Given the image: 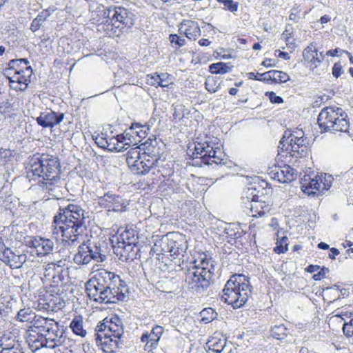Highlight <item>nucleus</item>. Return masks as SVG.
Returning <instances> with one entry per match:
<instances>
[{"instance_id":"bf43d9fd","label":"nucleus","mask_w":353,"mask_h":353,"mask_svg":"<svg viewBox=\"0 0 353 353\" xmlns=\"http://www.w3.org/2000/svg\"><path fill=\"white\" fill-rule=\"evenodd\" d=\"M343 72V67L340 63H335L332 67V74L334 77L339 78Z\"/></svg>"},{"instance_id":"20e7f679","label":"nucleus","mask_w":353,"mask_h":353,"mask_svg":"<svg viewBox=\"0 0 353 353\" xmlns=\"http://www.w3.org/2000/svg\"><path fill=\"white\" fill-rule=\"evenodd\" d=\"M94 339L105 353H116L124 345L122 337L124 334L122 320L117 316L110 321L101 323L95 329Z\"/></svg>"},{"instance_id":"6ab92c4d","label":"nucleus","mask_w":353,"mask_h":353,"mask_svg":"<svg viewBox=\"0 0 353 353\" xmlns=\"http://www.w3.org/2000/svg\"><path fill=\"white\" fill-rule=\"evenodd\" d=\"M299 139L293 140L285 148L290 156L295 158L306 157L308 154V140L307 138L298 137Z\"/></svg>"},{"instance_id":"3c124183","label":"nucleus","mask_w":353,"mask_h":353,"mask_svg":"<svg viewBox=\"0 0 353 353\" xmlns=\"http://www.w3.org/2000/svg\"><path fill=\"white\" fill-rule=\"evenodd\" d=\"M118 139L121 142H125V145H128L129 148L134 142V138L130 132L125 131L123 134H118Z\"/></svg>"},{"instance_id":"7ed1b4c3","label":"nucleus","mask_w":353,"mask_h":353,"mask_svg":"<svg viewBox=\"0 0 353 353\" xmlns=\"http://www.w3.org/2000/svg\"><path fill=\"white\" fill-rule=\"evenodd\" d=\"M27 176L30 179H39V185L50 195L56 196V188L60 183L61 165L57 157L48 154L34 155L29 159Z\"/></svg>"},{"instance_id":"6e6552de","label":"nucleus","mask_w":353,"mask_h":353,"mask_svg":"<svg viewBox=\"0 0 353 353\" xmlns=\"http://www.w3.org/2000/svg\"><path fill=\"white\" fill-rule=\"evenodd\" d=\"M188 245L185 239L178 234H168L157 239L152 250L157 254L168 255L174 259L183 256Z\"/></svg>"},{"instance_id":"49530a36","label":"nucleus","mask_w":353,"mask_h":353,"mask_svg":"<svg viewBox=\"0 0 353 353\" xmlns=\"http://www.w3.org/2000/svg\"><path fill=\"white\" fill-rule=\"evenodd\" d=\"M288 241L287 236H283L277 243L276 246L274 248V252L277 254L284 253L288 250Z\"/></svg>"},{"instance_id":"bb28decb","label":"nucleus","mask_w":353,"mask_h":353,"mask_svg":"<svg viewBox=\"0 0 353 353\" xmlns=\"http://www.w3.org/2000/svg\"><path fill=\"white\" fill-rule=\"evenodd\" d=\"M206 345L210 350L216 353H221L226 345V339L214 336L208 341Z\"/></svg>"},{"instance_id":"79ce46f5","label":"nucleus","mask_w":353,"mask_h":353,"mask_svg":"<svg viewBox=\"0 0 353 353\" xmlns=\"http://www.w3.org/2000/svg\"><path fill=\"white\" fill-rule=\"evenodd\" d=\"M217 1L223 4V9L230 11L235 14L239 9V3L234 0H217Z\"/></svg>"},{"instance_id":"a18cd8bd","label":"nucleus","mask_w":353,"mask_h":353,"mask_svg":"<svg viewBox=\"0 0 353 353\" xmlns=\"http://www.w3.org/2000/svg\"><path fill=\"white\" fill-rule=\"evenodd\" d=\"M10 80V86L11 88L15 90H20V91H24L27 87L28 85L23 81L22 82H19V80L14 79V75L12 77L9 78Z\"/></svg>"},{"instance_id":"423d86ee","label":"nucleus","mask_w":353,"mask_h":353,"mask_svg":"<svg viewBox=\"0 0 353 353\" xmlns=\"http://www.w3.org/2000/svg\"><path fill=\"white\" fill-rule=\"evenodd\" d=\"M250 278L243 274L232 275L223 290L222 300L233 308L243 306L252 294Z\"/></svg>"},{"instance_id":"a878e982","label":"nucleus","mask_w":353,"mask_h":353,"mask_svg":"<svg viewBox=\"0 0 353 353\" xmlns=\"http://www.w3.org/2000/svg\"><path fill=\"white\" fill-rule=\"evenodd\" d=\"M55 322L52 319L37 316L33 321V327L38 330V332L43 335L47 330H49L52 324Z\"/></svg>"},{"instance_id":"2f4dec72","label":"nucleus","mask_w":353,"mask_h":353,"mask_svg":"<svg viewBox=\"0 0 353 353\" xmlns=\"http://www.w3.org/2000/svg\"><path fill=\"white\" fill-rule=\"evenodd\" d=\"M163 327L160 325H156L152 328L150 333H149V335L151 336L150 349H154L158 346L159 341L163 333Z\"/></svg>"},{"instance_id":"ea45409f","label":"nucleus","mask_w":353,"mask_h":353,"mask_svg":"<svg viewBox=\"0 0 353 353\" xmlns=\"http://www.w3.org/2000/svg\"><path fill=\"white\" fill-rule=\"evenodd\" d=\"M271 74V83H285L290 80L288 74L280 70H270Z\"/></svg>"},{"instance_id":"5701e85b","label":"nucleus","mask_w":353,"mask_h":353,"mask_svg":"<svg viewBox=\"0 0 353 353\" xmlns=\"http://www.w3.org/2000/svg\"><path fill=\"white\" fill-rule=\"evenodd\" d=\"M301 188L302 191L308 196H314L316 194V191L320 190L321 182L316 176L311 178L310 176L305 174L301 179Z\"/></svg>"},{"instance_id":"4d7b16f0","label":"nucleus","mask_w":353,"mask_h":353,"mask_svg":"<svg viewBox=\"0 0 353 353\" xmlns=\"http://www.w3.org/2000/svg\"><path fill=\"white\" fill-rule=\"evenodd\" d=\"M216 82L214 80H207L205 83L206 90L210 93H214L217 91L219 86L215 87Z\"/></svg>"},{"instance_id":"603ef678","label":"nucleus","mask_w":353,"mask_h":353,"mask_svg":"<svg viewBox=\"0 0 353 353\" xmlns=\"http://www.w3.org/2000/svg\"><path fill=\"white\" fill-rule=\"evenodd\" d=\"M11 157V151L10 150L0 148V165H4Z\"/></svg>"},{"instance_id":"72a5a7b5","label":"nucleus","mask_w":353,"mask_h":353,"mask_svg":"<svg viewBox=\"0 0 353 353\" xmlns=\"http://www.w3.org/2000/svg\"><path fill=\"white\" fill-rule=\"evenodd\" d=\"M24 70H21L20 73L14 74V79H21L19 82H25L26 85L30 82V77L33 73V70L30 65H23Z\"/></svg>"},{"instance_id":"412c9836","label":"nucleus","mask_w":353,"mask_h":353,"mask_svg":"<svg viewBox=\"0 0 353 353\" xmlns=\"http://www.w3.org/2000/svg\"><path fill=\"white\" fill-rule=\"evenodd\" d=\"M30 243L39 256H46L52 253L54 248L52 240L41 237L34 238Z\"/></svg>"},{"instance_id":"dca6fc26","label":"nucleus","mask_w":353,"mask_h":353,"mask_svg":"<svg viewBox=\"0 0 353 353\" xmlns=\"http://www.w3.org/2000/svg\"><path fill=\"white\" fill-rule=\"evenodd\" d=\"M99 204L104 208H109L114 212H125V202L123 198L114 194L107 192L99 198Z\"/></svg>"},{"instance_id":"7c9ffc66","label":"nucleus","mask_w":353,"mask_h":353,"mask_svg":"<svg viewBox=\"0 0 353 353\" xmlns=\"http://www.w3.org/2000/svg\"><path fill=\"white\" fill-rule=\"evenodd\" d=\"M70 327L76 335L84 337L87 334L86 330L83 327V319L80 316H76L72 319Z\"/></svg>"},{"instance_id":"6e6d98bb","label":"nucleus","mask_w":353,"mask_h":353,"mask_svg":"<svg viewBox=\"0 0 353 353\" xmlns=\"http://www.w3.org/2000/svg\"><path fill=\"white\" fill-rule=\"evenodd\" d=\"M318 273L313 275V279L315 281H320L322 278L325 277V275L330 272L329 269L325 267L321 268L318 270Z\"/></svg>"},{"instance_id":"39448f33","label":"nucleus","mask_w":353,"mask_h":353,"mask_svg":"<svg viewBox=\"0 0 353 353\" xmlns=\"http://www.w3.org/2000/svg\"><path fill=\"white\" fill-rule=\"evenodd\" d=\"M215 270V261L204 254L187 270L185 282L188 288L195 293H203L210 287Z\"/></svg>"},{"instance_id":"13d9d810","label":"nucleus","mask_w":353,"mask_h":353,"mask_svg":"<svg viewBox=\"0 0 353 353\" xmlns=\"http://www.w3.org/2000/svg\"><path fill=\"white\" fill-rule=\"evenodd\" d=\"M257 81H264L267 83H271V74L270 70L264 73H257Z\"/></svg>"},{"instance_id":"2eb2a0df","label":"nucleus","mask_w":353,"mask_h":353,"mask_svg":"<svg viewBox=\"0 0 353 353\" xmlns=\"http://www.w3.org/2000/svg\"><path fill=\"white\" fill-rule=\"evenodd\" d=\"M68 273V269H64L62 266L54 263L46 265L44 270V276H51L52 283L57 285L66 283Z\"/></svg>"},{"instance_id":"680f3d73","label":"nucleus","mask_w":353,"mask_h":353,"mask_svg":"<svg viewBox=\"0 0 353 353\" xmlns=\"http://www.w3.org/2000/svg\"><path fill=\"white\" fill-rule=\"evenodd\" d=\"M150 336H151L149 335L148 332L143 333L141 336V341L143 343H146V349H149V345H150Z\"/></svg>"},{"instance_id":"5fc2aeb1","label":"nucleus","mask_w":353,"mask_h":353,"mask_svg":"<svg viewBox=\"0 0 353 353\" xmlns=\"http://www.w3.org/2000/svg\"><path fill=\"white\" fill-rule=\"evenodd\" d=\"M266 95L268 96V98L271 103L280 104L283 102V99L280 96H277L274 92H268Z\"/></svg>"},{"instance_id":"0eeeda50","label":"nucleus","mask_w":353,"mask_h":353,"mask_svg":"<svg viewBox=\"0 0 353 353\" xmlns=\"http://www.w3.org/2000/svg\"><path fill=\"white\" fill-rule=\"evenodd\" d=\"M317 123L322 132H340L349 134L347 115L341 108L326 107L321 110Z\"/></svg>"},{"instance_id":"f8f14e48","label":"nucleus","mask_w":353,"mask_h":353,"mask_svg":"<svg viewBox=\"0 0 353 353\" xmlns=\"http://www.w3.org/2000/svg\"><path fill=\"white\" fill-rule=\"evenodd\" d=\"M223 152L218 148L215 149L207 142L197 143L192 152V159H200L201 162L206 165H223L226 164L227 159Z\"/></svg>"},{"instance_id":"f704fd0d","label":"nucleus","mask_w":353,"mask_h":353,"mask_svg":"<svg viewBox=\"0 0 353 353\" xmlns=\"http://www.w3.org/2000/svg\"><path fill=\"white\" fill-rule=\"evenodd\" d=\"M288 328L283 324L274 325L270 330L271 336L277 340H283L288 336Z\"/></svg>"},{"instance_id":"09e8293b","label":"nucleus","mask_w":353,"mask_h":353,"mask_svg":"<svg viewBox=\"0 0 353 353\" xmlns=\"http://www.w3.org/2000/svg\"><path fill=\"white\" fill-rule=\"evenodd\" d=\"M95 143L101 148L105 149L108 137L106 134L101 133L95 136H92Z\"/></svg>"},{"instance_id":"8fccbe9b","label":"nucleus","mask_w":353,"mask_h":353,"mask_svg":"<svg viewBox=\"0 0 353 353\" xmlns=\"http://www.w3.org/2000/svg\"><path fill=\"white\" fill-rule=\"evenodd\" d=\"M350 320L348 322H344L343 331L345 336L350 337L353 336V316L351 314Z\"/></svg>"},{"instance_id":"4be33fe9","label":"nucleus","mask_w":353,"mask_h":353,"mask_svg":"<svg viewBox=\"0 0 353 353\" xmlns=\"http://www.w3.org/2000/svg\"><path fill=\"white\" fill-rule=\"evenodd\" d=\"M179 31L181 34H183L190 40H196L201 35L199 23L192 20H183L180 23Z\"/></svg>"},{"instance_id":"aec40b11","label":"nucleus","mask_w":353,"mask_h":353,"mask_svg":"<svg viewBox=\"0 0 353 353\" xmlns=\"http://www.w3.org/2000/svg\"><path fill=\"white\" fill-rule=\"evenodd\" d=\"M65 114L54 111L44 112L37 118V123L43 128H53L59 125L64 119Z\"/></svg>"},{"instance_id":"338daca9","label":"nucleus","mask_w":353,"mask_h":353,"mask_svg":"<svg viewBox=\"0 0 353 353\" xmlns=\"http://www.w3.org/2000/svg\"><path fill=\"white\" fill-rule=\"evenodd\" d=\"M49 17V13L46 11H41L37 16V19L43 23Z\"/></svg>"},{"instance_id":"c9c22d12","label":"nucleus","mask_w":353,"mask_h":353,"mask_svg":"<svg viewBox=\"0 0 353 353\" xmlns=\"http://www.w3.org/2000/svg\"><path fill=\"white\" fill-rule=\"evenodd\" d=\"M37 315L30 308L20 310L17 316V319L21 322H32Z\"/></svg>"},{"instance_id":"9b49d317","label":"nucleus","mask_w":353,"mask_h":353,"mask_svg":"<svg viewBox=\"0 0 353 353\" xmlns=\"http://www.w3.org/2000/svg\"><path fill=\"white\" fill-rule=\"evenodd\" d=\"M33 251H23L14 250L6 247L3 241L0 240V260L11 269H19L26 263H32L34 255Z\"/></svg>"},{"instance_id":"4468645a","label":"nucleus","mask_w":353,"mask_h":353,"mask_svg":"<svg viewBox=\"0 0 353 353\" xmlns=\"http://www.w3.org/2000/svg\"><path fill=\"white\" fill-rule=\"evenodd\" d=\"M64 332L60 330L59 323L54 322L50 327L49 330H47L42 336H43L46 341V346L54 349L58 346L61 345L65 342V337L63 336Z\"/></svg>"},{"instance_id":"4c0bfd02","label":"nucleus","mask_w":353,"mask_h":353,"mask_svg":"<svg viewBox=\"0 0 353 353\" xmlns=\"http://www.w3.org/2000/svg\"><path fill=\"white\" fill-rule=\"evenodd\" d=\"M325 292H327L329 294H337V296H332L333 301H336L341 298H344L348 295L349 292L347 289H340L337 285H334L332 287H327L324 290Z\"/></svg>"},{"instance_id":"37998d69","label":"nucleus","mask_w":353,"mask_h":353,"mask_svg":"<svg viewBox=\"0 0 353 353\" xmlns=\"http://www.w3.org/2000/svg\"><path fill=\"white\" fill-rule=\"evenodd\" d=\"M202 321L205 322H210L214 320L217 316V313L211 307L205 308L201 312Z\"/></svg>"},{"instance_id":"9d476101","label":"nucleus","mask_w":353,"mask_h":353,"mask_svg":"<svg viewBox=\"0 0 353 353\" xmlns=\"http://www.w3.org/2000/svg\"><path fill=\"white\" fill-rule=\"evenodd\" d=\"M105 22L121 31L130 29L135 23L134 14L123 7L110 6L103 10Z\"/></svg>"},{"instance_id":"ddd939ff","label":"nucleus","mask_w":353,"mask_h":353,"mask_svg":"<svg viewBox=\"0 0 353 353\" xmlns=\"http://www.w3.org/2000/svg\"><path fill=\"white\" fill-rule=\"evenodd\" d=\"M160 161L159 152L156 153L155 151H151L150 148H148V152L145 151L137 163L134 173L137 174H146L149 172L155 174Z\"/></svg>"},{"instance_id":"b1692460","label":"nucleus","mask_w":353,"mask_h":353,"mask_svg":"<svg viewBox=\"0 0 353 353\" xmlns=\"http://www.w3.org/2000/svg\"><path fill=\"white\" fill-rule=\"evenodd\" d=\"M303 56L305 61L314 65L316 68L324 59V54L321 52L318 54L317 50L314 46L310 45L307 46L303 52Z\"/></svg>"},{"instance_id":"c756f323","label":"nucleus","mask_w":353,"mask_h":353,"mask_svg":"<svg viewBox=\"0 0 353 353\" xmlns=\"http://www.w3.org/2000/svg\"><path fill=\"white\" fill-rule=\"evenodd\" d=\"M169 74L167 73H161L160 74H154L150 77V84L155 87H168L169 83L168 81Z\"/></svg>"},{"instance_id":"393cba45","label":"nucleus","mask_w":353,"mask_h":353,"mask_svg":"<svg viewBox=\"0 0 353 353\" xmlns=\"http://www.w3.org/2000/svg\"><path fill=\"white\" fill-rule=\"evenodd\" d=\"M275 176L281 183H289L296 179L297 172L288 165H285L279 168Z\"/></svg>"},{"instance_id":"c03bdc74","label":"nucleus","mask_w":353,"mask_h":353,"mask_svg":"<svg viewBox=\"0 0 353 353\" xmlns=\"http://www.w3.org/2000/svg\"><path fill=\"white\" fill-rule=\"evenodd\" d=\"M169 41L172 47L174 48H180L186 44L185 39L176 34H171L169 37Z\"/></svg>"},{"instance_id":"f3484780","label":"nucleus","mask_w":353,"mask_h":353,"mask_svg":"<svg viewBox=\"0 0 353 353\" xmlns=\"http://www.w3.org/2000/svg\"><path fill=\"white\" fill-rule=\"evenodd\" d=\"M250 194L252 195V201H250L248 197H247V201L250 205L248 214L256 218L266 216L270 210V205L264 201H258L259 196L253 192Z\"/></svg>"},{"instance_id":"774afa93","label":"nucleus","mask_w":353,"mask_h":353,"mask_svg":"<svg viewBox=\"0 0 353 353\" xmlns=\"http://www.w3.org/2000/svg\"><path fill=\"white\" fill-rule=\"evenodd\" d=\"M0 353H24L21 349H20L19 346H16L12 350H1Z\"/></svg>"},{"instance_id":"cd10ccee","label":"nucleus","mask_w":353,"mask_h":353,"mask_svg":"<svg viewBox=\"0 0 353 353\" xmlns=\"http://www.w3.org/2000/svg\"><path fill=\"white\" fill-rule=\"evenodd\" d=\"M125 160L128 165L130 168L131 171L134 172V170L137 167V163H138L139 158H141V154H140V151L139 148H131L125 154Z\"/></svg>"},{"instance_id":"a211bd4d","label":"nucleus","mask_w":353,"mask_h":353,"mask_svg":"<svg viewBox=\"0 0 353 353\" xmlns=\"http://www.w3.org/2000/svg\"><path fill=\"white\" fill-rule=\"evenodd\" d=\"M139 252V248L137 245L119 244V246L115 248L114 253L121 261L131 262L140 257Z\"/></svg>"},{"instance_id":"e433bc0d","label":"nucleus","mask_w":353,"mask_h":353,"mask_svg":"<svg viewBox=\"0 0 353 353\" xmlns=\"http://www.w3.org/2000/svg\"><path fill=\"white\" fill-rule=\"evenodd\" d=\"M121 239L122 241H119L118 244L137 245L139 243L138 236L134 234L133 230L124 231L121 235Z\"/></svg>"},{"instance_id":"052dcab7","label":"nucleus","mask_w":353,"mask_h":353,"mask_svg":"<svg viewBox=\"0 0 353 353\" xmlns=\"http://www.w3.org/2000/svg\"><path fill=\"white\" fill-rule=\"evenodd\" d=\"M41 25L42 23L40 21H39V20L37 18H35L32 20L31 23L30 30L34 32L41 28Z\"/></svg>"},{"instance_id":"473e14b6","label":"nucleus","mask_w":353,"mask_h":353,"mask_svg":"<svg viewBox=\"0 0 353 353\" xmlns=\"http://www.w3.org/2000/svg\"><path fill=\"white\" fill-rule=\"evenodd\" d=\"M16 346H19V345L17 343L15 337L10 334H3L0 339L1 350H12Z\"/></svg>"},{"instance_id":"864d4df0","label":"nucleus","mask_w":353,"mask_h":353,"mask_svg":"<svg viewBox=\"0 0 353 353\" xmlns=\"http://www.w3.org/2000/svg\"><path fill=\"white\" fill-rule=\"evenodd\" d=\"M157 141L154 136L152 135L144 143V145H145V151L148 152V148H150V150H154L157 145Z\"/></svg>"},{"instance_id":"69168bd1","label":"nucleus","mask_w":353,"mask_h":353,"mask_svg":"<svg viewBox=\"0 0 353 353\" xmlns=\"http://www.w3.org/2000/svg\"><path fill=\"white\" fill-rule=\"evenodd\" d=\"M276 62L275 59L266 58L263 61L262 65L266 68H271L276 65Z\"/></svg>"},{"instance_id":"c85d7f7f","label":"nucleus","mask_w":353,"mask_h":353,"mask_svg":"<svg viewBox=\"0 0 353 353\" xmlns=\"http://www.w3.org/2000/svg\"><path fill=\"white\" fill-rule=\"evenodd\" d=\"M233 66L228 63L218 62L209 66V70L212 74H225L231 72Z\"/></svg>"},{"instance_id":"58836bf2","label":"nucleus","mask_w":353,"mask_h":353,"mask_svg":"<svg viewBox=\"0 0 353 353\" xmlns=\"http://www.w3.org/2000/svg\"><path fill=\"white\" fill-rule=\"evenodd\" d=\"M28 63L26 59H12L8 63V69L14 70V74L20 73L21 70H24L23 65H28Z\"/></svg>"},{"instance_id":"0e129e2a","label":"nucleus","mask_w":353,"mask_h":353,"mask_svg":"<svg viewBox=\"0 0 353 353\" xmlns=\"http://www.w3.org/2000/svg\"><path fill=\"white\" fill-rule=\"evenodd\" d=\"M345 50H341L339 48H335L334 50H328L327 52V55H330L331 57H335V56H337L338 55V53H340V56L342 54H345Z\"/></svg>"},{"instance_id":"f257e3e1","label":"nucleus","mask_w":353,"mask_h":353,"mask_svg":"<svg viewBox=\"0 0 353 353\" xmlns=\"http://www.w3.org/2000/svg\"><path fill=\"white\" fill-rule=\"evenodd\" d=\"M85 292L93 301L115 303L125 298L128 288L119 275L101 270L85 283Z\"/></svg>"},{"instance_id":"a19ab883","label":"nucleus","mask_w":353,"mask_h":353,"mask_svg":"<svg viewBox=\"0 0 353 353\" xmlns=\"http://www.w3.org/2000/svg\"><path fill=\"white\" fill-rule=\"evenodd\" d=\"M118 143H121V141L118 139V135L116 137H112L110 138L108 137L107 139V143L105 145V150H108L110 152H121V147L119 148L116 145H119V144Z\"/></svg>"},{"instance_id":"1a4fd4ad","label":"nucleus","mask_w":353,"mask_h":353,"mask_svg":"<svg viewBox=\"0 0 353 353\" xmlns=\"http://www.w3.org/2000/svg\"><path fill=\"white\" fill-rule=\"evenodd\" d=\"M106 259L104 242L90 241L81 243L74 255L73 261L77 265H87L92 261L97 263Z\"/></svg>"},{"instance_id":"f03ea898","label":"nucleus","mask_w":353,"mask_h":353,"mask_svg":"<svg viewBox=\"0 0 353 353\" xmlns=\"http://www.w3.org/2000/svg\"><path fill=\"white\" fill-rule=\"evenodd\" d=\"M84 224V210L79 205L69 204L59 208V214L54 216L53 234L61 233L65 247H75L80 243Z\"/></svg>"},{"instance_id":"e2e57ef3","label":"nucleus","mask_w":353,"mask_h":353,"mask_svg":"<svg viewBox=\"0 0 353 353\" xmlns=\"http://www.w3.org/2000/svg\"><path fill=\"white\" fill-rule=\"evenodd\" d=\"M276 57L283 59L284 60H289L290 59V56L286 52H283L279 50H276L274 52Z\"/></svg>"},{"instance_id":"de8ad7c7","label":"nucleus","mask_w":353,"mask_h":353,"mask_svg":"<svg viewBox=\"0 0 353 353\" xmlns=\"http://www.w3.org/2000/svg\"><path fill=\"white\" fill-rule=\"evenodd\" d=\"M292 139V132L291 131H285L279 142V148L282 151H285V148L288 144H290L291 142L290 139Z\"/></svg>"}]
</instances>
